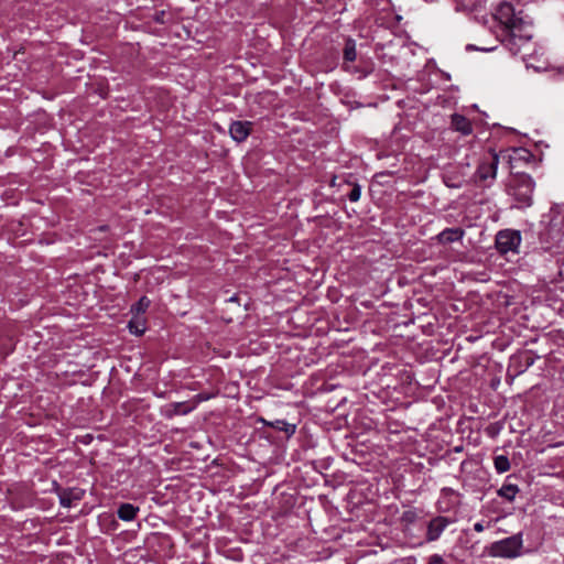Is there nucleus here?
<instances>
[{"mask_svg": "<svg viewBox=\"0 0 564 564\" xmlns=\"http://www.w3.org/2000/svg\"><path fill=\"white\" fill-rule=\"evenodd\" d=\"M204 400H208V397L207 395H203V394H197L195 397V401L193 403H196V405H197L200 401H204Z\"/></svg>", "mask_w": 564, "mask_h": 564, "instance_id": "22", "label": "nucleus"}, {"mask_svg": "<svg viewBox=\"0 0 564 564\" xmlns=\"http://www.w3.org/2000/svg\"><path fill=\"white\" fill-rule=\"evenodd\" d=\"M446 185L447 186H452V187H459L460 186L459 184L448 183L447 181H446Z\"/></svg>", "mask_w": 564, "mask_h": 564, "instance_id": "24", "label": "nucleus"}, {"mask_svg": "<svg viewBox=\"0 0 564 564\" xmlns=\"http://www.w3.org/2000/svg\"><path fill=\"white\" fill-rule=\"evenodd\" d=\"M498 165L499 155L494 150L488 151L480 158L475 172V181L491 184L496 178Z\"/></svg>", "mask_w": 564, "mask_h": 564, "instance_id": "5", "label": "nucleus"}, {"mask_svg": "<svg viewBox=\"0 0 564 564\" xmlns=\"http://www.w3.org/2000/svg\"><path fill=\"white\" fill-rule=\"evenodd\" d=\"M429 564H445V563L441 555L433 554L429 560Z\"/></svg>", "mask_w": 564, "mask_h": 564, "instance_id": "21", "label": "nucleus"}, {"mask_svg": "<svg viewBox=\"0 0 564 564\" xmlns=\"http://www.w3.org/2000/svg\"><path fill=\"white\" fill-rule=\"evenodd\" d=\"M449 520L445 517H436L429 522L426 540L436 541L449 524Z\"/></svg>", "mask_w": 564, "mask_h": 564, "instance_id": "7", "label": "nucleus"}, {"mask_svg": "<svg viewBox=\"0 0 564 564\" xmlns=\"http://www.w3.org/2000/svg\"><path fill=\"white\" fill-rule=\"evenodd\" d=\"M484 529H485V527H484V524H482L481 522H476V523L474 524V530H475L476 532H482V531H484Z\"/></svg>", "mask_w": 564, "mask_h": 564, "instance_id": "23", "label": "nucleus"}, {"mask_svg": "<svg viewBox=\"0 0 564 564\" xmlns=\"http://www.w3.org/2000/svg\"><path fill=\"white\" fill-rule=\"evenodd\" d=\"M196 408V403H187V402H175L169 405L166 411L167 416L173 415H186L191 413Z\"/></svg>", "mask_w": 564, "mask_h": 564, "instance_id": "11", "label": "nucleus"}, {"mask_svg": "<svg viewBox=\"0 0 564 564\" xmlns=\"http://www.w3.org/2000/svg\"><path fill=\"white\" fill-rule=\"evenodd\" d=\"M564 212V204H555L550 212V227L541 234V241L545 249L555 251L561 248V243L564 242V234L561 231L558 227V223L555 219V216L560 213Z\"/></svg>", "mask_w": 564, "mask_h": 564, "instance_id": "4", "label": "nucleus"}, {"mask_svg": "<svg viewBox=\"0 0 564 564\" xmlns=\"http://www.w3.org/2000/svg\"><path fill=\"white\" fill-rule=\"evenodd\" d=\"M139 512V507L133 506L132 503H122L118 508V518L122 521H132L137 517Z\"/></svg>", "mask_w": 564, "mask_h": 564, "instance_id": "13", "label": "nucleus"}, {"mask_svg": "<svg viewBox=\"0 0 564 564\" xmlns=\"http://www.w3.org/2000/svg\"><path fill=\"white\" fill-rule=\"evenodd\" d=\"M128 328L131 334L140 336L145 332V319L142 316L133 315L128 323Z\"/></svg>", "mask_w": 564, "mask_h": 564, "instance_id": "14", "label": "nucleus"}, {"mask_svg": "<svg viewBox=\"0 0 564 564\" xmlns=\"http://www.w3.org/2000/svg\"><path fill=\"white\" fill-rule=\"evenodd\" d=\"M361 195V187L359 185H354L350 192L348 193V198L350 202H358Z\"/></svg>", "mask_w": 564, "mask_h": 564, "instance_id": "20", "label": "nucleus"}, {"mask_svg": "<svg viewBox=\"0 0 564 564\" xmlns=\"http://www.w3.org/2000/svg\"><path fill=\"white\" fill-rule=\"evenodd\" d=\"M150 306V300L147 296H142L134 305L131 307V313L133 315L141 316Z\"/></svg>", "mask_w": 564, "mask_h": 564, "instance_id": "18", "label": "nucleus"}, {"mask_svg": "<svg viewBox=\"0 0 564 564\" xmlns=\"http://www.w3.org/2000/svg\"><path fill=\"white\" fill-rule=\"evenodd\" d=\"M59 502L65 508H70L74 500H79L82 495L76 489H63L58 492Z\"/></svg>", "mask_w": 564, "mask_h": 564, "instance_id": "12", "label": "nucleus"}, {"mask_svg": "<svg viewBox=\"0 0 564 564\" xmlns=\"http://www.w3.org/2000/svg\"><path fill=\"white\" fill-rule=\"evenodd\" d=\"M357 57L356 54V44L352 40H348L346 42L345 48H344V58L347 62H354Z\"/></svg>", "mask_w": 564, "mask_h": 564, "instance_id": "19", "label": "nucleus"}, {"mask_svg": "<svg viewBox=\"0 0 564 564\" xmlns=\"http://www.w3.org/2000/svg\"><path fill=\"white\" fill-rule=\"evenodd\" d=\"M251 129L250 121H234L229 127V133L236 142H242L249 137Z\"/></svg>", "mask_w": 564, "mask_h": 564, "instance_id": "8", "label": "nucleus"}, {"mask_svg": "<svg viewBox=\"0 0 564 564\" xmlns=\"http://www.w3.org/2000/svg\"><path fill=\"white\" fill-rule=\"evenodd\" d=\"M494 465L498 474H503L510 469V462L506 455H497L494 458Z\"/></svg>", "mask_w": 564, "mask_h": 564, "instance_id": "16", "label": "nucleus"}, {"mask_svg": "<svg viewBox=\"0 0 564 564\" xmlns=\"http://www.w3.org/2000/svg\"><path fill=\"white\" fill-rule=\"evenodd\" d=\"M451 124L455 131H458L464 135H468L473 132V127H471L470 121L466 117H464L459 113H454L452 116Z\"/></svg>", "mask_w": 564, "mask_h": 564, "instance_id": "10", "label": "nucleus"}, {"mask_svg": "<svg viewBox=\"0 0 564 564\" xmlns=\"http://www.w3.org/2000/svg\"><path fill=\"white\" fill-rule=\"evenodd\" d=\"M465 230L462 228H445L443 231H441L436 239L440 243H451L455 241H459L464 238Z\"/></svg>", "mask_w": 564, "mask_h": 564, "instance_id": "9", "label": "nucleus"}, {"mask_svg": "<svg viewBox=\"0 0 564 564\" xmlns=\"http://www.w3.org/2000/svg\"><path fill=\"white\" fill-rule=\"evenodd\" d=\"M495 20L502 26L501 42L512 55L522 52L532 39L531 23L520 13H516L512 4L501 1L494 13Z\"/></svg>", "mask_w": 564, "mask_h": 564, "instance_id": "1", "label": "nucleus"}, {"mask_svg": "<svg viewBox=\"0 0 564 564\" xmlns=\"http://www.w3.org/2000/svg\"><path fill=\"white\" fill-rule=\"evenodd\" d=\"M271 425L279 431H283L288 436L293 435L296 430L295 424L288 423L283 420H276Z\"/></svg>", "mask_w": 564, "mask_h": 564, "instance_id": "17", "label": "nucleus"}, {"mask_svg": "<svg viewBox=\"0 0 564 564\" xmlns=\"http://www.w3.org/2000/svg\"><path fill=\"white\" fill-rule=\"evenodd\" d=\"M521 243V235L518 230H500L496 236V248L500 253L518 252Z\"/></svg>", "mask_w": 564, "mask_h": 564, "instance_id": "6", "label": "nucleus"}, {"mask_svg": "<svg viewBox=\"0 0 564 564\" xmlns=\"http://www.w3.org/2000/svg\"><path fill=\"white\" fill-rule=\"evenodd\" d=\"M522 547V534L517 533L491 543L487 550L492 557L516 558L521 555Z\"/></svg>", "mask_w": 564, "mask_h": 564, "instance_id": "3", "label": "nucleus"}, {"mask_svg": "<svg viewBox=\"0 0 564 564\" xmlns=\"http://www.w3.org/2000/svg\"><path fill=\"white\" fill-rule=\"evenodd\" d=\"M518 492L519 487L513 484H503L501 488L497 491L499 497L508 500L509 502L514 500Z\"/></svg>", "mask_w": 564, "mask_h": 564, "instance_id": "15", "label": "nucleus"}, {"mask_svg": "<svg viewBox=\"0 0 564 564\" xmlns=\"http://www.w3.org/2000/svg\"><path fill=\"white\" fill-rule=\"evenodd\" d=\"M534 182L528 174H519L510 182V195L517 202L516 207L525 208L532 204Z\"/></svg>", "mask_w": 564, "mask_h": 564, "instance_id": "2", "label": "nucleus"}]
</instances>
